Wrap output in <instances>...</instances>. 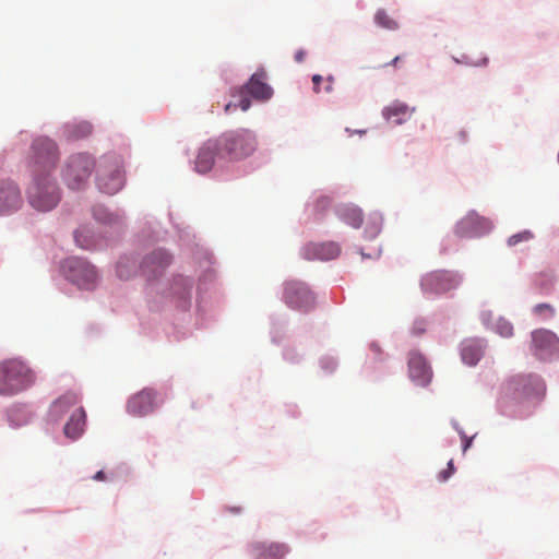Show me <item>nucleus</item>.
<instances>
[{"mask_svg":"<svg viewBox=\"0 0 559 559\" xmlns=\"http://www.w3.org/2000/svg\"><path fill=\"white\" fill-rule=\"evenodd\" d=\"M370 348H371L376 354H380V352H381L380 347H379L377 344H371V345H370Z\"/></svg>","mask_w":559,"mask_h":559,"instance_id":"58836bf2","label":"nucleus"},{"mask_svg":"<svg viewBox=\"0 0 559 559\" xmlns=\"http://www.w3.org/2000/svg\"><path fill=\"white\" fill-rule=\"evenodd\" d=\"M80 402V396L73 391H68L57 399L49 408V415L52 419L59 420L71 407Z\"/></svg>","mask_w":559,"mask_h":559,"instance_id":"4be33fe9","label":"nucleus"},{"mask_svg":"<svg viewBox=\"0 0 559 559\" xmlns=\"http://www.w3.org/2000/svg\"><path fill=\"white\" fill-rule=\"evenodd\" d=\"M219 158L237 160L251 155L255 151L257 141L254 134L246 129L228 131L217 139Z\"/></svg>","mask_w":559,"mask_h":559,"instance_id":"f03ea898","label":"nucleus"},{"mask_svg":"<svg viewBox=\"0 0 559 559\" xmlns=\"http://www.w3.org/2000/svg\"><path fill=\"white\" fill-rule=\"evenodd\" d=\"M472 444V439H467L464 443L463 450L466 451Z\"/></svg>","mask_w":559,"mask_h":559,"instance_id":"a19ab883","label":"nucleus"},{"mask_svg":"<svg viewBox=\"0 0 559 559\" xmlns=\"http://www.w3.org/2000/svg\"><path fill=\"white\" fill-rule=\"evenodd\" d=\"M532 238H533V234L531 231H528V230H524L522 233L512 235L508 239V245L509 246H515V245H518L521 241H528Z\"/></svg>","mask_w":559,"mask_h":559,"instance_id":"7c9ffc66","label":"nucleus"},{"mask_svg":"<svg viewBox=\"0 0 559 559\" xmlns=\"http://www.w3.org/2000/svg\"><path fill=\"white\" fill-rule=\"evenodd\" d=\"M215 156L219 158V146L216 139L209 140L199 148L194 160L195 170L200 174L210 171L214 166Z\"/></svg>","mask_w":559,"mask_h":559,"instance_id":"f3484780","label":"nucleus"},{"mask_svg":"<svg viewBox=\"0 0 559 559\" xmlns=\"http://www.w3.org/2000/svg\"><path fill=\"white\" fill-rule=\"evenodd\" d=\"M29 158L35 175H48L58 159L56 143L45 136L37 138L32 144Z\"/></svg>","mask_w":559,"mask_h":559,"instance_id":"423d86ee","label":"nucleus"},{"mask_svg":"<svg viewBox=\"0 0 559 559\" xmlns=\"http://www.w3.org/2000/svg\"><path fill=\"white\" fill-rule=\"evenodd\" d=\"M251 548L257 559H283L288 552L287 546L276 543H255Z\"/></svg>","mask_w":559,"mask_h":559,"instance_id":"412c9836","label":"nucleus"},{"mask_svg":"<svg viewBox=\"0 0 559 559\" xmlns=\"http://www.w3.org/2000/svg\"><path fill=\"white\" fill-rule=\"evenodd\" d=\"M85 424L86 413L83 407H79L71 414L70 419L67 421L63 429L64 435L72 440H76L84 432Z\"/></svg>","mask_w":559,"mask_h":559,"instance_id":"5701e85b","label":"nucleus"},{"mask_svg":"<svg viewBox=\"0 0 559 559\" xmlns=\"http://www.w3.org/2000/svg\"><path fill=\"white\" fill-rule=\"evenodd\" d=\"M338 216L342 221L354 228H359L364 217L361 210L354 205H345L338 210Z\"/></svg>","mask_w":559,"mask_h":559,"instance_id":"a878e982","label":"nucleus"},{"mask_svg":"<svg viewBox=\"0 0 559 559\" xmlns=\"http://www.w3.org/2000/svg\"><path fill=\"white\" fill-rule=\"evenodd\" d=\"M532 346L537 357L547 359L559 353V338L554 332L539 329L532 333Z\"/></svg>","mask_w":559,"mask_h":559,"instance_id":"9b49d317","label":"nucleus"},{"mask_svg":"<svg viewBox=\"0 0 559 559\" xmlns=\"http://www.w3.org/2000/svg\"><path fill=\"white\" fill-rule=\"evenodd\" d=\"M34 383L31 369L19 359L0 362V395H14Z\"/></svg>","mask_w":559,"mask_h":559,"instance_id":"f257e3e1","label":"nucleus"},{"mask_svg":"<svg viewBox=\"0 0 559 559\" xmlns=\"http://www.w3.org/2000/svg\"><path fill=\"white\" fill-rule=\"evenodd\" d=\"M331 204V201L326 197L319 198L316 202V210L319 212H322L324 209L329 207Z\"/></svg>","mask_w":559,"mask_h":559,"instance_id":"473e14b6","label":"nucleus"},{"mask_svg":"<svg viewBox=\"0 0 559 559\" xmlns=\"http://www.w3.org/2000/svg\"><path fill=\"white\" fill-rule=\"evenodd\" d=\"M454 465H453V461H449L448 463V468L441 471L438 475V478L440 481H445L448 480L454 473Z\"/></svg>","mask_w":559,"mask_h":559,"instance_id":"2f4dec72","label":"nucleus"},{"mask_svg":"<svg viewBox=\"0 0 559 559\" xmlns=\"http://www.w3.org/2000/svg\"><path fill=\"white\" fill-rule=\"evenodd\" d=\"M63 271L67 277L80 288L91 289L97 281L95 267L80 258H70L64 261Z\"/></svg>","mask_w":559,"mask_h":559,"instance_id":"6e6552de","label":"nucleus"},{"mask_svg":"<svg viewBox=\"0 0 559 559\" xmlns=\"http://www.w3.org/2000/svg\"><path fill=\"white\" fill-rule=\"evenodd\" d=\"M285 304L295 310L309 311L314 306V297L309 288L299 282H288L284 289Z\"/></svg>","mask_w":559,"mask_h":559,"instance_id":"9d476101","label":"nucleus"},{"mask_svg":"<svg viewBox=\"0 0 559 559\" xmlns=\"http://www.w3.org/2000/svg\"><path fill=\"white\" fill-rule=\"evenodd\" d=\"M95 162L88 154H75L69 157L63 170V179L73 190L81 189L91 176Z\"/></svg>","mask_w":559,"mask_h":559,"instance_id":"0eeeda50","label":"nucleus"},{"mask_svg":"<svg viewBox=\"0 0 559 559\" xmlns=\"http://www.w3.org/2000/svg\"><path fill=\"white\" fill-rule=\"evenodd\" d=\"M533 312L544 319L550 318L555 314V309L549 304H538L534 307Z\"/></svg>","mask_w":559,"mask_h":559,"instance_id":"c756f323","label":"nucleus"},{"mask_svg":"<svg viewBox=\"0 0 559 559\" xmlns=\"http://www.w3.org/2000/svg\"><path fill=\"white\" fill-rule=\"evenodd\" d=\"M69 139L78 140L91 134L92 126L88 122H81L69 128Z\"/></svg>","mask_w":559,"mask_h":559,"instance_id":"cd10ccee","label":"nucleus"},{"mask_svg":"<svg viewBox=\"0 0 559 559\" xmlns=\"http://www.w3.org/2000/svg\"><path fill=\"white\" fill-rule=\"evenodd\" d=\"M408 372L411 379L419 385H427L432 377L429 365L418 352H411L408 355Z\"/></svg>","mask_w":559,"mask_h":559,"instance_id":"2eb2a0df","label":"nucleus"},{"mask_svg":"<svg viewBox=\"0 0 559 559\" xmlns=\"http://www.w3.org/2000/svg\"><path fill=\"white\" fill-rule=\"evenodd\" d=\"M156 393L152 389H143L128 401V412L133 416H145L155 408Z\"/></svg>","mask_w":559,"mask_h":559,"instance_id":"ddd939ff","label":"nucleus"},{"mask_svg":"<svg viewBox=\"0 0 559 559\" xmlns=\"http://www.w3.org/2000/svg\"><path fill=\"white\" fill-rule=\"evenodd\" d=\"M305 57H306V51L304 49L297 50L294 56L295 61L298 63H301L305 60Z\"/></svg>","mask_w":559,"mask_h":559,"instance_id":"c9c22d12","label":"nucleus"},{"mask_svg":"<svg viewBox=\"0 0 559 559\" xmlns=\"http://www.w3.org/2000/svg\"><path fill=\"white\" fill-rule=\"evenodd\" d=\"M93 214L97 221L105 224H110L116 219V217L108 213L107 210L103 206H96L93 211Z\"/></svg>","mask_w":559,"mask_h":559,"instance_id":"c85d7f7f","label":"nucleus"},{"mask_svg":"<svg viewBox=\"0 0 559 559\" xmlns=\"http://www.w3.org/2000/svg\"><path fill=\"white\" fill-rule=\"evenodd\" d=\"M265 80V71L259 70L251 75L250 80L242 87L239 90H233L231 96L236 97L238 95L240 99L238 104L229 102L224 108L225 112L230 114L237 107H240L242 111L248 110L251 106V102L246 94H249L259 102L269 100L273 95V90Z\"/></svg>","mask_w":559,"mask_h":559,"instance_id":"7ed1b4c3","label":"nucleus"},{"mask_svg":"<svg viewBox=\"0 0 559 559\" xmlns=\"http://www.w3.org/2000/svg\"><path fill=\"white\" fill-rule=\"evenodd\" d=\"M124 183L121 160L117 156H103L97 166V185L102 192L115 194Z\"/></svg>","mask_w":559,"mask_h":559,"instance_id":"39448f33","label":"nucleus"},{"mask_svg":"<svg viewBox=\"0 0 559 559\" xmlns=\"http://www.w3.org/2000/svg\"><path fill=\"white\" fill-rule=\"evenodd\" d=\"M460 283L456 274L449 271H435L426 274L420 282L424 293L439 295L455 288Z\"/></svg>","mask_w":559,"mask_h":559,"instance_id":"1a4fd4ad","label":"nucleus"},{"mask_svg":"<svg viewBox=\"0 0 559 559\" xmlns=\"http://www.w3.org/2000/svg\"><path fill=\"white\" fill-rule=\"evenodd\" d=\"M22 195L13 181L0 182V214H7L20 209Z\"/></svg>","mask_w":559,"mask_h":559,"instance_id":"dca6fc26","label":"nucleus"},{"mask_svg":"<svg viewBox=\"0 0 559 559\" xmlns=\"http://www.w3.org/2000/svg\"><path fill=\"white\" fill-rule=\"evenodd\" d=\"M484 354V346L478 340H466L462 343L461 357L464 364L475 366Z\"/></svg>","mask_w":559,"mask_h":559,"instance_id":"393cba45","label":"nucleus"},{"mask_svg":"<svg viewBox=\"0 0 559 559\" xmlns=\"http://www.w3.org/2000/svg\"><path fill=\"white\" fill-rule=\"evenodd\" d=\"M126 266L122 262H119L117 265V274L120 278H128V275L126 274Z\"/></svg>","mask_w":559,"mask_h":559,"instance_id":"f704fd0d","label":"nucleus"},{"mask_svg":"<svg viewBox=\"0 0 559 559\" xmlns=\"http://www.w3.org/2000/svg\"><path fill=\"white\" fill-rule=\"evenodd\" d=\"M483 322L502 337L513 335V325L504 318H495L490 311L481 313Z\"/></svg>","mask_w":559,"mask_h":559,"instance_id":"b1692460","label":"nucleus"},{"mask_svg":"<svg viewBox=\"0 0 559 559\" xmlns=\"http://www.w3.org/2000/svg\"><path fill=\"white\" fill-rule=\"evenodd\" d=\"M323 78L320 74H314L312 76V83H313V91L316 93L320 92V84L322 83Z\"/></svg>","mask_w":559,"mask_h":559,"instance_id":"72a5a7b5","label":"nucleus"},{"mask_svg":"<svg viewBox=\"0 0 559 559\" xmlns=\"http://www.w3.org/2000/svg\"><path fill=\"white\" fill-rule=\"evenodd\" d=\"M484 225V218L477 214L471 213L457 223L455 234L465 238L477 237L480 235Z\"/></svg>","mask_w":559,"mask_h":559,"instance_id":"6ab92c4d","label":"nucleus"},{"mask_svg":"<svg viewBox=\"0 0 559 559\" xmlns=\"http://www.w3.org/2000/svg\"><path fill=\"white\" fill-rule=\"evenodd\" d=\"M340 252L341 249L335 242L310 243L304 249L307 259L332 260L338 257Z\"/></svg>","mask_w":559,"mask_h":559,"instance_id":"a211bd4d","label":"nucleus"},{"mask_svg":"<svg viewBox=\"0 0 559 559\" xmlns=\"http://www.w3.org/2000/svg\"><path fill=\"white\" fill-rule=\"evenodd\" d=\"M27 194L29 204L41 212L52 210L60 201L59 190L47 174L35 175Z\"/></svg>","mask_w":559,"mask_h":559,"instance_id":"20e7f679","label":"nucleus"},{"mask_svg":"<svg viewBox=\"0 0 559 559\" xmlns=\"http://www.w3.org/2000/svg\"><path fill=\"white\" fill-rule=\"evenodd\" d=\"M507 390L519 397H528L542 394L544 392V383L536 376H518L508 382Z\"/></svg>","mask_w":559,"mask_h":559,"instance_id":"f8f14e48","label":"nucleus"},{"mask_svg":"<svg viewBox=\"0 0 559 559\" xmlns=\"http://www.w3.org/2000/svg\"><path fill=\"white\" fill-rule=\"evenodd\" d=\"M400 60H401V57L396 56L395 58L392 59V61L389 64L395 67L399 63Z\"/></svg>","mask_w":559,"mask_h":559,"instance_id":"ea45409f","label":"nucleus"},{"mask_svg":"<svg viewBox=\"0 0 559 559\" xmlns=\"http://www.w3.org/2000/svg\"><path fill=\"white\" fill-rule=\"evenodd\" d=\"M93 479L96 481H104L106 480V475L103 471H98L94 476Z\"/></svg>","mask_w":559,"mask_h":559,"instance_id":"e433bc0d","label":"nucleus"},{"mask_svg":"<svg viewBox=\"0 0 559 559\" xmlns=\"http://www.w3.org/2000/svg\"><path fill=\"white\" fill-rule=\"evenodd\" d=\"M414 112V107H409L401 102H394L383 109L382 115L389 122L399 126L406 122Z\"/></svg>","mask_w":559,"mask_h":559,"instance_id":"aec40b11","label":"nucleus"},{"mask_svg":"<svg viewBox=\"0 0 559 559\" xmlns=\"http://www.w3.org/2000/svg\"><path fill=\"white\" fill-rule=\"evenodd\" d=\"M170 260V255L165 250H155L143 259L141 271L147 278L156 277L169 265Z\"/></svg>","mask_w":559,"mask_h":559,"instance_id":"4468645a","label":"nucleus"},{"mask_svg":"<svg viewBox=\"0 0 559 559\" xmlns=\"http://www.w3.org/2000/svg\"><path fill=\"white\" fill-rule=\"evenodd\" d=\"M326 81H328V83H326L324 90H325L326 93H331L333 91V78L329 76L326 79Z\"/></svg>","mask_w":559,"mask_h":559,"instance_id":"4c0bfd02","label":"nucleus"},{"mask_svg":"<svg viewBox=\"0 0 559 559\" xmlns=\"http://www.w3.org/2000/svg\"><path fill=\"white\" fill-rule=\"evenodd\" d=\"M374 22L378 26L389 31H395L399 28L397 21L390 16L388 12L383 9L377 11V13L374 14Z\"/></svg>","mask_w":559,"mask_h":559,"instance_id":"bb28decb","label":"nucleus"}]
</instances>
